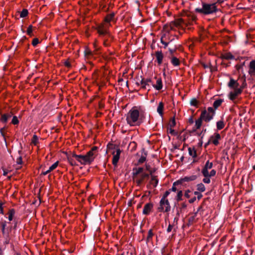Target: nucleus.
<instances>
[{
	"label": "nucleus",
	"instance_id": "1",
	"mask_svg": "<svg viewBox=\"0 0 255 255\" xmlns=\"http://www.w3.org/2000/svg\"><path fill=\"white\" fill-rule=\"evenodd\" d=\"M140 107L134 106L128 113L126 116V121L128 124L130 126H139L140 124Z\"/></svg>",
	"mask_w": 255,
	"mask_h": 255
},
{
	"label": "nucleus",
	"instance_id": "2",
	"mask_svg": "<svg viewBox=\"0 0 255 255\" xmlns=\"http://www.w3.org/2000/svg\"><path fill=\"white\" fill-rule=\"evenodd\" d=\"M97 149V147L94 146L85 155H77L73 153V157H75V159L82 165L90 164L94 159V151H96Z\"/></svg>",
	"mask_w": 255,
	"mask_h": 255
},
{
	"label": "nucleus",
	"instance_id": "3",
	"mask_svg": "<svg viewBox=\"0 0 255 255\" xmlns=\"http://www.w3.org/2000/svg\"><path fill=\"white\" fill-rule=\"evenodd\" d=\"M217 11L218 8L216 3L202 2L201 7L195 9L196 12L204 15L211 14L216 13Z\"/></svg>",
	"mask_w": 255,
	"mask_h": 255
},
{
	"label": "nucleus",
	"instance_id": "4",
	"mask_svg": "<svg viewBox=\"0 0 255 255\" xmlns=\"http://www.w3.org/2000/svg\"><path fill=\"white\" fill-rule=\"evenodd\" d=\"M132 174L133 180L138 185H140L149 176L148 173L143 172V168L142 167L134 168Z\"/></svg>",
	"mask_w": 255,
	"mask_h": 255
},
{
	"label": "nucleus",
	"instance_id": "5",
	"mask_svg": "<svg viewBox=\"0 0 255 255\" xmlns=\"http://www.w3.org/2000/svg\"><path fill=\"white\" fill-rule=\"evenodd\" d=\"M108 150L111 152L113 156L112 163L114 165L116 166L119 160L121 150L115 144L109 143L107 145Z\"/></svg>",
	"mask_w": 255,
	"mask_h": 255
},
{
	"label": "nucleus",
	"instance_id": "6",
	"mask_svg": "<svg viewBox=\"0 0 255 255\" xmlns=\"http://www.w3.org/2000/svg\"><path fill=\"white\" fill-rule=\"evenodd\" d=\"M170 191H166L163 194L160 202L159 205L158 207V210L159 212H168L171 210L170 203L167 199V196L169 195Z\"/></svg>",
	"mask_w": 255,
	"mask_h": 255
},
{
	"label": "nucleus",
	"instance_id": "7",
	"mask_svg": "<svg viewBox=\"0 0 255 255\" xmlns=\"http://www.w3.org/2000/svg\"><path fill=\"white\" fill-rule=\"evenodd\" d=\"M184 24H185V23L183 19L178 18L173 21H171L168 24L165 25L164 29L165 30L168 31L169 30H175V28H182Z\"/></svg>",
	"mask_w": 255,
	"mask_h": 255
},
{
	"label": "nucleus",
	"instance_id": "8",
	"mask_svg": "<svg viewBox=\"0 0 255 255\" xmlns=\"http://www.w3.org/2000/svg\"><path fill=\"white\" fill-rule=\"evenodd\" d=\"M215 114V112L214 109L212 107H209L207 110L202 111L200 117L203 119V121L208 123L213 119Z\"/></svg>",
	"mask_w": 255,
	"mask_h": 255
},
{
	"label": "nucleus",
	"instance_id": "9",
	"mask_svg": "<svg viewBox=\"0 0 255 255\" xmlns=\"http://www.w3.org/2000/svg\"><path fill=\"white\" fill-rule=\"evenodd\" d=\"M111 24H107L104 22L100 24L97 27L98 33L101 36L108 35L109 37L111 38V35L108 30Z\"/></svg>",
	"mask_w": 255,
	"mask_h": 255
},
{
	"label": "nucleus",
	"instance_id": "10",
	"mask_svg": "<svg viewBox=\"0 0 255 255\" xmlns=\"http://www.w3.org/2000/svg\"><path fill=\"white\" fill-rule=\"evenodd\" d=\"M209 170H202V173L204 176V178L203 179V182L206 184H209L211 182L210 177L214 176L216 174V171L214 169H212L210 172Z\"/></svg>",
	"mask_w": 255,
	"mask_h": 255
},
{
	"label": "nucleus",
	"instance_id": "11",
	"mask_svg": "<svg viewBox=\"0 0 255 255\" xmlns=\"http://www.w3.org/2000/svg\"><path fill=\"white\" fill-rule=\"evenodd\" d=\"M221 139V135L218 132H215L212 135L209 139V142L213 144L214 145H218L219 144V140Z\"/></svg>",
	"mask_w": 255,
	"mask_h": 255
},
{
	"label": "nucleus",
	"instance_id": "12",
	"mask_svg": "<svg viewBox=\"0 0 255 255\" xmlns=\"http://www.w3.org/2000/svg\"><path fill=\"white\" fill-rule=\"evenodd\" d=\"M154 79L156 80V83L155 84L152 83L153 87L158 91L161 90L163 88V84L161 78L155 76Z\"/></svg>",
	"mask_w": 255,
	"mask_h": 255
},
{
	"label": "nucleus",
	"instance_id": "13",
	"mask_svg": "<svg viewBox=\"0 0 255 255\" xmlns=\"http://www.w3.org/2000/svg\"><path fill=\"white\" fill-rule=\"evenodd\" d=\"M242 92V89L241 88L234 89V91L231 92L229 93L230 99L232 101H234Z\"/></svg>",
	"mask_w": 255,
	"mask_h": 255
},
{
	"label": "nucleus",
	"instance_id": "14",
	"mask_svg": "<svg viewBox=\"0 0 255 255\" xmlns=\"http://www.w3.org/2000/svg\"><path fill=\"white\" fill-rule=\"evenodd\" d=\"M153 207V205L151 203L146 204L143 209L142 213L144 215H149L151 212Z\"/></svg>",
	"mask_w": 255,
	"mask_h": 255
},
{
	"label": "nucleus",
	"instance_id": "15",
	"mask_svg": "<svg viewBox=\"0 0 255 255\" xmlns=\"http://www.w3.org/2000/svg\"><path fill=\"white\" fill-rule=\"evenodd\" d=\"M155 56L158 65H160L163 61V54L161 51H157L155 52Z\"/></svg>",
	"mask_w": 255,
	"mask_h": 255
},
{
	"label": "nucleus",
	"instance_id": "16",
	"mask_svg": "<svg viewBox=\"0 0 255 255\" xmlns=\"http://www.w3.org/2000/svg\"><path fill=\"white\" fill-rule=\"evenodd\" d=\"M249 73L251 76L255 78V60H252L250 62Z\"/></svg>",
	"mask_w": 255,
	"mask_h": 255
},
{
	"label": "nucleus",
	"instance_id": "17",
	"mask_svg": "<svg viewBox=\"0 0 255 255\" xmlns=\"http://www.w3.org/2000/svg\"><path fill=\"white\" fill-rule=\"evenodd\" d=\"M239 84L237 81L234 80L233 78H231L230 82L228 83V86L230 88H232L234 89H239L238 88Z\"/></svg>",
	"mask_w": 255,
	"mask_h": 255
},
{
	"label": "nucleus",
	"instance_id": "18",
	"mask_svg": "<svg viewBox=\"0 0 255 255\" xmlns=\"http://www.w3.org/2000/svg\"><path fill=\"white\" fill-rule=\"evenodd\" d=\"M197 178V176L196 175H191L190 176H185L183 178H181L180 179V182L181 183H183L184 182H189L191 181H193Z\"/></svg>",
	"mask_w": 255,
	"mask_h": 255
},
{
	"label": "nucleus",
	"instance_id": "19",
	"mask_svg": "<svg viewBox=\"0 0 255 255\" xmlns=\"http://www.w3.org/2000/svg\"><path fill=\"white\" fill-rule=\"evenodd\" d=\"M12 115V114L11 113L1 114L0 118L1 122L3 123H6L8 120L11 117Z\"/></svg>",
	"mask_w": 255,
	"mask_h": 255
},
{
	"label": "nucleus",
	"instance_id": "20",
	"mask_svg": "<svg viewBox=\"0 0 255 255\" xmlns=\"http://www.w3.org/2000/svg\"><path fill=\"white\" fill-rule=\"evenodd\" d=\"M58 164H59V162L58 161H56V162H55L54 163H53L49 168V169L47 170H46L45 171H43L42 172L43 175H45L47 174L48 173H49V172L53 171V170H54L55 169H56L57 167Z\"/></svg>",
	"mask_w": 255,
	"mask_h": 255
},
{
	"label": "nucleus",
	"instance_id": "21",
	"mask_svg": "<svg viewBox=\"0 0 255 255\" xmlns=\"http://www.w3.org/2000/svg\"><path fill=\"white\" fill-rule=\"evenodd\" d=\"M115 16V13H111L109 14H108L104 19V22H105L107 24H111L110 22L112 21L114 19Z\"/></svg>",
	"mask_w": 255,
	"mask_h": 255
},
{
	"label": "nucleus",
	"instance_id": "22",
	"mask_svg": "<svg viewBox=\"0 0 255 255\" xmlns=\"http://www.w3.org/2000/svg\"><path fill=\"white\" fill-rule=\"evenodd\" d=\"M203 121V119L200 117L195 121V127L193 128L194 131L199 129L201 127Z\"/></svg>",
	"mask_w": 255,
	"mask_h": 255
},
{
	"label": "nucleus",
	"instance_id": "23",
	"mask_svg": "<svg viewBox=\"0 0 255 255\" xmlns=\"http://www.w3.org/2000/svg\"><path fill=\"white\" fill-rule=\"evenodd\" d=\"M164 104L162 102H160L157 108V112L159 115L162 117L163 115Z\"/></svg>",
	"mask_w": 255,
	"mask_h": 255
},
{
	"label": "nucleus",
	"instance_id": "24",
	"mask_svg": "<svg viewBox=\"0 0 255 255\" xmlns=\"http://www.w3.org/2000/svg\"><path fill=\"white\" fill-rule=\"evenodd\" d=\"M151 175V180L150 181V184L152 185L153 187H156L158 183V180L157 176L153 175L152 174Z\"/></svg>",
	"mask_w": 255,
	"mask_h": 255
},
{
	"label": "nucleus",
	"instance_id": "25",
	"mask_svg": "<svg viewBox=\"0 0 255 255\" xmlns=\"http://www.w3.org/2000/svg\"><path fill=\"white\" fill-rule=\"evenodd\" d=\"M105 36L104 39L103 44L105 46H108L110 45V42L112 41L113 39V37L111 36V38L109 37L108 35H104Z\"/></svg>",
	"mask_w": 255,
	"mask_h": 255
},
{
	"label": "nucleus",
	"instance_id": "26",
	"mask_svg": "<svg viewBox=\"0 0 255 255\" xmlns=\"http://www.w3.org/2000/svg\"><path fill=\"white\" fill-rule=\"evenodd\" d=\"M189 154L192 157L195 158L197 156L196 150L194 147H189L188 149Z\"/></svg>",
	"mask_w": 255,
	"mask_h": 255
},
{
	"label": "nucleus",
	"instance_id": "27",
	"mask_svg": "<svg viewBox=\"0 0 255 255\" xmlns=\"http://www.w3.org/2000/svg\"><path fill=\"white\" fill-rule=\"evenodd\" d=\"M222 58L224 59L229 60L234 58V56L230 53H226L222 55Z\"/></svg>",
	"mask_w": 255,
	"mask_h": 255
},
{
	"label": "nucleus",
	"instance_id": "28",
	"mask_svg": "<svg viewBox=\"0 0 255 255\" xmlns=\"http://www.w3.org/2000/svg\"><path fill=\"white\" fill-rule=\"evenodd\" d=\"M223 102V100L220 99L216 100L213 104V106L215 109H217L219 107H220L222 103Z\"/></svg>",
	"mask_w": 255,
	"mask_h": 255
},
{
	"label": "nucleus",
	"instance_id": "29",
	"mask_svg": "<svg viewBox=\"0 0 255 255\" xmlns=\"http://www.w3.org/2000/svg\"><path fill=\"white\" fill-rule=\"evenodd\" d=\"M171 63L174 66H178L180 64L179 60L175 57H172Z\"/></svg>",
	"mask_w": 255,
	"mask_h": 255
},
{
	"label": "nucleus",
	"instance_id": "30",
	"mask_svg": "<svg viewBox=\"0 0 255 255\" xmlns=\"http://www.w3.org/2000/svg\"><path fill=\"white\" fill-rule=\"evenodd\" d=\"M225 127V124L222 120L219 121L217 122V128L218 130L223 129Z\"/></svg>",
	"mask_w": 255,
	"mask_h": 255
},
{
	"label": "nucleus",
	"instance_id": "31",
	"mask_svg": "<svg viewBox=\"0 0 255 255\" xmlns=\"http://www.w3.org/2000/svg\"><path fill=\"white\" fill-rule=\"evenodd\" d=\"M75 157H73V155H72V156H68L67 157V159H68V162L70 164V165H71L72 166H75V165H77L76 161H75L74 159Z\"/></svg>",
	"mask_w": 255,
	"mask_h": 255
},
{
	"label": "nucleus",
	"instance_id": "32",
	"mask_svg": "<svg viewBox=\"0 0 255 255\" xmlns=\"http://www.w3.org/2000/svg\"><path fill=\"white\" fill-rule=\"evenodd\" d=\"M14 214H15V211L13 209H11L9 210L8 213V219L9 221H11L12 220Z\"/></svg>",
	"mask_w": 255,
	"mask_h": 255
},
{
	"label": "nucleus",
	"instance_id": "33",
	"mask_svg": "<svg viewBox=\"0 0 255 255\" xmlns=\"http://www.w3.org/2000/svg\"><path fill=\"white\" fill-rule=\"evenodd\" d=\"M213 167V163L212 162H210L209 161H207L203 167L202 169H205V170H210L211 169V168Z\"/></svg>",
	"mask_w": 255,
	"mask_h": 255
},
{
	"label": "nucleus",
	"instance_id": "34",
	"mask_svg": "<svg viewBox=\"0 0 255 255\" xmlns=\"http://www.w3.org/2000/svg\"><path fill=\"white\" fill-rule=\"evenodd\" d=\"M141 85L142 88L148 89V90H149V84H148V83L145 82V81L143 79H142L141 81Z\"/></svg>",
	"mask_w": 255,
	"mask_h": 255
},
{
	"label": "nucleus",
	"instance_id": "35",
	"mask_svg": "<svg viewBox=\"0 0 255 255\" xmlns=\"http://www.w3.org/2000/svg\"><path fill=\"white\" fill-rule=\"evenodd\" d=\"M197 187V190L201 192H203L205 191L206 188L204 185L203 183L198 184Z\"/></svg>",
	"mask_w": 255,
	"mask_h": 255
},
{
	"label": "nucleus",
	"instance_id": "36",
	"mask_svg": "<svg viewBox=\"0 0 255 255\" xmlns=\"http://www.w3.org/2000/svg\"><path fill=\"white\" fill-rule=\"evenodd\" d=\"M38 142V137L36 135L34 134L31 140V143H33L34 145H36Z\"/></svg>",
	"mask_w": 255,
	"mask_h": 255
},
{
	"label": "nucleus",
	"instance_id": "37",
	"mask_svg": "<svg viewBox=\"0 0 255 255\" xmlns=\"http://www.w3.org/2000/svg\"><path fill=\"white\" fill-rule=\"evenodd\" d=\"M146 159V154H142L141 157L139 158V159L138 160V163H142L144 161H145Z\"/></svg>",
	"mask_w": 255,
	"mask_h": 255
},
{
	"label": "nucleus",
	"instance_id": "38",
	"mask_svg": "<svg viewBox=\"0 0 255 255\" xmlns=\"http://www.w3.org/2000/svg\"><path fill=\"white\" fill-rule=\"evenodd\" d=\"M198 103V101L195 98L191 99V100L190 101V105L192 106L197 107Z\"/></svg>",
	"mask_w": 255,
	"mask_h": 255
},
{
	"label": "nucleus",
	"instance_id": "39",
	"mask_svg": "<svg viewBox=\"0 0 255 255\" xmlns=\"http://www.w3.org/2000/svg\"><path fill=\"white\" fill-rule=\"evenodd\" d=\"M28 10L26 9H23L20 14V16L21 17H25L28 15Z\"/></svg>",
	"mask_w": 255,
	"mask_h": 255
},
{
	"label": "nucleus",
	"instance_id": "40",
	"mask_svg": "<svg viewBox=\"0 0 255 255\" xmlns=\"http://www.w3.org/2000/svg\"><path fill=\"white\" fill-rule=\"evenodd\" d=\"M19 123V120L16 116H13L11 121V124L15 125H18Z\"/></svg>",
	"mask_w": 255,
	"mask_h": 255
},
{
	"label": "nucleus",
	"instance_id": "41",
	"mask_svg": "<svg viewBox=\"0 0 255 255\" xmlns=\"http://www.w3.org/2000/svg\"><path fill=\"white\" fill-rule=\"evenodd\" d=\"M153 236V232H152V230H149L148 232V235H147V240L148 241H149L150 240L152 239V237Z\"/></svg>",
	"mask_w": 255,
	"mask_h": 255
},
{
	"label": "nucleus",
	"instance_id": "42",
	"mask_svg": "<svg viewBox=\"0 0 255 255\" xmlns=\"http://www.w3.org/2000/svg\"><path fill=\"white\" fill-rule=\"evenodd\" d=\"M26 33L28 35H29L30 36H32V25H29L28 26V27L27 28V29Z\"/></svg>",
	"mask_w": 255,
	"mask_h": 255
},
{
	"label": "nucleus",
	"instance_id": "43",
	"mask_svg": "<svg viewBox=\"0 0 255 255\" xmlns=\"http://www.w3.org/2000/svg\"><path fill=\"white\" fill-rule=\"evenodd\" d=\"M145 169L149 172L150 175H151L154 172V170L150 169V166L149 164H145Z\"/></svg>",
	"mask_w": 255,
	"mask_h": 255
},
{
	"label": "nucleus",
	"instance_id": "44",
	"mask_svg": "<svg viewBox=\"0 0 255 255\" xmlns=\"http://www.w3.org/2000/svg\"><path fill=\"white\" fill-rule=\"evenodd\" d=\"M182 196V192L181 190L178 191L177 192V196H176L177 200V201L180 200L181 199Z\"/></svg>",
	"mask_w": 255,
	"mask_h": 255
},
{
	"label": "nucleus",
	"instance_id": "45",
	"mask_svg": "<svg viewBox=\"0 0 255 255\" xmlns=\"http://www.w3.org/2000/svg\"><path fill=\"white\" fill-rule=\"evenodd\" d=\"M85 53L86 56H90L92 54V51L90 50L89 49H87L85 50Z\"/></svg>",
	"mask_w": 255,
	"mask_h": 255
},
{
	"label": "nucleus",
	"instance_id": "46",
	"mask_svg": "<svg viewBox=\"0 0 255 255\" xmlns=\"http://www.w3.org/2000/svg\"><path fill=\"white\" fill-rule=\"evenodd\" d=\"M176 125V122L174 118H173L171 120L170 122V127H174Z\"/></svg>",
	"mask_w": 255,
	"mask_h": 255
},
{
	"label": "nucleus",
	"instance_id": "47",
	"mask_svg": "<svg viewBox=\"0 0 255 255\" xmlns=\"http://www.w3.org/2000/svg\"><path fill=\"white\" fill-rule=\"evenodd\" d=\"M39 43V40L37 38L33 39L32 44L33 46H36Z\"/></svg>",
	"mask_w": 255,
	"mask_h": 255
},
{
	"label": "nucleus",
	"instance_id": "48",
	"mask_svg": "<svg viewBox=\"0 0 255 255\" xmlns=\"http://www.w3.org/2000/svg\"><path fill=\"white\" fill-rule=\"evenodd\" d=\"M194 194L197 196V198L199 200L202 197V195L198 191L194 192Z\"/></svg>",
	"mask_w": 255,
	"mask_h": 255
},
{
	"label": "nucleus",
	"instance_id": "49",
	"mask_svg": "<svg viewBox=\"0 0 255 255\" xmlns=\"http://www.w3.org/2000/svg\"><path fill=\"white\" fill-rule=\"evenodd\" d=\"M5 226H6L5 222L1 223V227H2L1 230H2V232L3 234H4V231H5Z\"/></svg>",
	"mask_w": 255,
	"mask_h": 255
},
{
	"label": "nucleus",
	"instance_id": "50",
	"mask_svg": "<svg viewBox=\"0 0 255 255\" xmlns=\"http://www.w3.org/2000/svg\"><path fill=\"white\" fill-rule=\"evenodd\" d=\"M2 203L1 202H0V213L1 214H3V207H2Z\"/></svg>",
	"mask_w": 255,
	"mask_h": 255
},
{
	"label": "nucleus",
	"instance_id": "51",
	"mask_svg": "<svg viewBox=\"0 0 255 255\" xmlns=\"http://www.w3.org/2000/svg\"><path fill=\"white\" fill-rule=\"evenodd\" d=\"M160 40H161V43L164 45V48H166L167 46L168 43L167 42H166L164 41L163 40V38L162 37L161 38Z\"/></svg>",
	"mask_w": 255,
	"mask_h": 255
},
{
	"label": "nucleus",
	"instance_id": "52",
	"mask_svg": "<svg viewBox=\"0 0 255 255\" xmlns=\"http://www.w3.org/2000/svg\"><path fill=\"white\" fill-rule=\"evenodd\" d=\"M176 187L175 186V183H174L173 184V186H172V187L171 188V189H169L168 191H170V192H171V191H173V192H176Z\"/></svg>",
	"mask_w": 255,
	"mask_h": 255
},
{
	"label": "nucleus",
	"instance_id": "53",
	"mask_svg": "<svg viewBox=\"0 0 255 255\" xmlns=\"http://www.w3.org/2000/svg\"><path fill=\"white\" fill-rule=\"evenodd\" d=\"M172 228H173V227H172V225H169V226H168V228L167 229V232L168 233L170 232L171 231L172 229Z\"/></svg>",
	"mask_w": 255,
	"mask_h": 255
},
{
	"label": "nucleus",
	"instance_id": "54",
	"mask_svg": "<svg viewBox=\"0 0 255 255\" xmlns=\"http://www.w3.org/2000/svg\"><path fill=\"white\" fill-rule=\"evenodd\" d=\"M16 162L18 164H21L22 163V158L21 157H19L17 159Z\"/></svg>",
	"mask_w": 255,
	"mask_h": 255
},
{
	"label": "nucleus",
	"instance_id": "55",
	"mask_svg": "<svg viewBox=\"0 0 255 255\" xmlns=\"http://www.w3.org/2000/svg\"><path fill=\"white\" fill-rule=\"evenodd\" d=\"M188 122L189 123H190V124H193L194 123V120H193V118L192 117H191L189 120H188Z\"/></svg>",
	"mask_w": 255,
	"mask_h": 255
},
{
	"label": "nucleus",
	"instance_id": "56",
	"mask_svg": "<svg viewBox=\"0 0 255 255\" xmlns=\"http://www.w3.org/2000/svg\"><path fill=\"white\" fill-rule=\"evenodd\" d=\"M4 129V128H1L0 129V133L2 136H4V131H3Z\"/></svg>",
	"mask_w": 255,
	"mask_h": 255
},
{
	"label": "nucleus",
	"instance_id": "57",
	"mask_svg": "<svg viewBox=\"0 0 255 255\" xmlns=\"http://www.w3.org/2000/svg\"><path fill=\"white\" fill-rule=\"evenodd\" d=\"M97 43V40H96L95 41V42L93 44V46H94V48L95 49V50H98Z\"/></svg>",
	"mask_w": 255,
	"mask_h": 255
},
{
	"label": "nucleus",
	"instance_id": "58",
	"mask_svg": "<svg viewBox=\"0 0 255 255\" xmlns=\"http://www.w3.org/2000/svg\"><path fill=\"white\" fill-rule=\"evenodd\" d=\"M169 132L171 133V134H174V133H175V131H174V130L172 128V127H171L169 129Z\"/></svg>",
	"mask_w": 255,
	"mask_h": 255
},
{
	"label": "nucleus",
	"instance_id": "59",
	"mask_svg": "<svg viewBox=\"0 0 255 255\" xmlns=\"http://www.w3.org/2000/svg\"><path fill=\"white\" fill-rule=\"evenodd\" d=\"M145 82L146 83H148V84H149V83H152V81L150 79H143Z\"/></svg>",
	"mask_w": 255,
	"mask_h": 255
},
{
	"label": "nucleus",
	"instance_id": "60",
	"mask_svg": "<svg viewBox=\"0 0 255 255\" xmlns=\"http://www.w3.org/2000/svg\"><path fill=\"white\" fill-rule=\"evenodd\" d=\"M196 200V197H194V198L191 199L190 200H189V202L190 203H193Z\"/></svg>",
	"mask_w": 255,
	"mask_h": 255
},
{
	"label": "nucleus",
	"instance_id": "61",
	"mask_svg": "<svg viewBox=\"0 0 255 255\" xmlns=\"http://www.w3.org/2000/svg\"><path fill=\"white\" fill-rule=\"evenodd\" d=\"M65 66H66L67 67H70V64L68 62H66L65 63Z\"/></svg>",
	"mask_w": 255,
	"mask_h": 255
},
{
	"label": "nucleus",
	"instance_id": "62",
	"mask_svg": "<svg viewBox=\"0 0 255 255\" xmlns=\"http://www.w3.org/2000/svg\"><path fill=\"white\" fill-rule=\"evenodd\" d=\"M188 192H190V191H188L186 192H185V196L186 197H187V198H189V195H188Z\"/></svg>",
	"mask_w": 255,
	"mask_h": 255
},
{
	"label": "nucleus",
	"instance_id": "63",
	"mask_svg": "<svg viewBox=\"0 0 255 255\" xmlns=\"http://www.w3.org/2000/svg\"><path fill=\"white\" fill-rule=\"evenodd\" d=\"M169 51L171 53H173L174 51V50H172L171 49H169Z\"/></svg>",
	"mask_w": 255,
	"mask_h": 255
},
{
	"label": "nucleus",
	"instance_id": "64",
	"mask_svg": "<svg viewBox=\"0 0 255 255\" xmlns=\"http://www.w3.org/2000/svg\"><path fill=\"white\" fill-rule=\"evenodd\" d=\"M123 255H129L128 252H127L126 254L123 253Z\"/></svg>",
	"mask_w": 255,
	"mask_h": 255
}]
</instances>
